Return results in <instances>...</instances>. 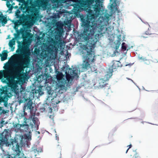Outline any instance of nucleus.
<instances>
[{
  "label": "nucleus",
  "mask_w": 158,
  "mask_h": 158,
  "mask_svg": "<svg viewBox=\"0 0 158 158\" xmlns=\"http://www.w3.org/2000/svg\"><path fill=\"white\" fill-rule=\"evenodd\" d=\"M38 120V118L34 116L33 118L32 119H30V121H31L32 122V123L31 122L30 123V125L31 126V128H33L34 125H35L36 124V120Z\"/></svg>",
  "instance_id": "17"
},
{
  "label": "nucleus",
  "mask_w": 158,
  "mask_h": 158,
  "mask_svg": "<svg viewBox=\"0 0 158 158\" xmlns=\"http://www.w3.org/2000/svg\"><path fill=\"white\" fill-rule=\"evenodd\" d=\"M145 35H143H143L141 36V37H142L143 38H148V37L146 36H144Z\"/></svg>",
  "instance_id": "35"
},
{
  "label": "nucleus",
  "mask_w": 158,
  "mask_h": 158,
  "mask_svg": "<svg viewBox=\"0 0 158 158\" xmlns=\"http://www.w3.org/2000/svg\"><path fill=\"white\" fill-rule=\"evenodd\" d=\"M47 50H48V52H50V51H52V49H51V48H47Z\"/></svg>",
  "instance_id": "34"
},
{
  "label": "nucleus",
  "mask_w": 158,
  "mask_h": 158,
  "mask_svg": "<svg viewBox=\"0 0 158 158\" xmlns=\"http://www.w3.org/2000/svg\"><path fill=\"white\" fill-rule=\"evenodd\" d=\"M56 78L59 82H61L62 84L64 83L62 82V81L63 80L62 73H60L58 74L56 76Z\"/></svg>",
  "instance_id": "15"
},
{
  "label": "nucleus",
  "mask_w": 158,
  "mask_h": 158,
  "mask_svg": "<svg viewBox=\"0 0 158 158\" xmlns=\"http://www.w3.org/2000/svg\"><path fill=\"white\" fill-rule=\"evenodd\" d=\"M101 7H92L94 11L89 10L86 17L81 18L83 31L80 34V37L83 41H87L86 44L83 46L84 60L81 67L83 71H86L89 68H90L91 72L96 71L94 67L90 66V64L96 60L95 53L93 50L98 41L99 35L98 34L94 35L97 28L95 17L100 14Z\"/></svg>",
  "instance_id": "1"
},
{
  "label": "nucleus",
  "mask_w": 158,
  "mask_h": 158,
  "mask_svg": "<svg viewBox=\"0 0 158 158\" xmlns=\"http://www.w3.org/2000/svg\"><path fill=\"white\" fill-rule=\"evenodd\" d=\"M7 105H8V103L7 102H4V105L5 107H6L7 106Z\"/></svg>",
  "instance_id": "33"
},
{
  "label": "nucleus",
  "mask_w": 158,
  "mask_h": 158,
  "mask_svg": "<svg viewBox=\"0 0 158 158\" xmlns=\"http://www.w3.org/2000/svg\"><path fill=\"white\" fill-rule=\"evenodd\" d=\"M121 35H119L118 36V40H117V43H118V44H121Z\"/></svg>",
  "instance_id": "28"
},
{
  "label": "nucleus",
  "mask_w": 158,
  "mask_h": 158,
  "mask_svg": "<svg viewBox=\"0 0 158 158\" xmlns=\"http://www.w3.org/2000/svg\"><path fill=\"white\" fill-rule=\"evenodd\" d=\"M68 73H69L73 77H74L77 75V73H76V70H73L72 69L69 68L68 69L66 70Z\"/></svg>",
  "instance_id": "14"
},
{
  "label": "nucleus",
  "mask_w": 158,
  "mask_h": 158,
  "mask_svg": "<svg viewBox=\"0 0 158 158\" xmlns=\"http://www.w3.org/2000/svg\"><path fill=\"white\" fill-rule=\"evenodd\" d=\"M111 8H114V7H115V6H114V5H113V4H112L111 5Z\"/></svg>",
  "instance_id": "37"
},
{
  "label": "nucleus",
  "mask_w": 158,
  "mask_h": 158,
  "mask_svg": "<svg viewBox=\"0 0 158 158\" xmlns=\"http://www.w3.org/2000/svg\"><path fill=\"white\" fill-rule=\"evenodd\" d=\"M6 5L9 8V10L11 11L13 8L12 5L10 4L9 2H7L6 4Z\"/></svg>",
  "instance_id": "24"
},
{
  "label": "nucleus",
  "mask_w": 158,
  "mask_h": 158,
  "mask_svg": "<svg viewBox=\"0 0 158 158\" xmlns=\"http://www.w3.org/2000/svg\"><path fill=\"white\" fill-rule=\"evenodd\" d=\"M16 56L18 61L15 65L18 67L14 75H12V71L8 66L5 68V70L0 71V79L3 77L9 81L10 79L16 78L24 69L28 67L30 62V50L29 47L25 43L19 42L18 48L16 51Z\"/></svg>",
  "instance_id": "2"
},
{
  "label": "nucleus",
  "mask_w": 158,
  "mask_h": 158,
  "mask_svg": "<svg viewBox=\"0 0 158 158\" xmlns=\"http://www.w3.org/2000/svg\"><path fill=\"white\" fill-rule=\"evenodd\" d=\"M65 74H66V80L68 81H69L71 80H72L73 78V77L69 73H68V72H67V71L66 70L65 72Z\"/></svg>",
  "instance_id": "18"
},
{
  "label": "nucleus",
  "mask_w": 158,
  "mask_h": 158,
  "mask_svg": "<svg viewBox=\"0 0 158 158\" xmlns=\"http://www.w3.org/2000/svg\"><path fill=\"white\" fill-rule=\"evenodd\" d=\"M26 125L25 124H20L17 123L14 125V127L17 130H20L21 127H23Z\"/></svg>",
  "instance_id": "21"
},
{
  "label": "nucleus",
  "mask_w": 158,
  "mask_h": 158,
  "mask_svg": "<svg viewBox=\"0 0 158 158\" xmlns=\"http://www.w3.org/2000/svg\"><path fill=\"white\" fill-rule=\"evenodd\" d=\"M122 66V64L119 61L113 60V64L111 66L112 68L111 70L116 69L119 67H121Z\"/></svg>",
  "instance_id": "8"
},
{
  "label": "nucleus",
  "mask_w": 158,
  "mask_h": 158,
  "mask_svg": "<svg viewBox=\"0 0 158 158\" xmlns=\"http://www.w3.org/2000/svg\"><path fill=\"white\" fill-rule=\"evenodd\" d=\"M95 0H79L75 4L72 11L76 15H77L81 12V7L86 8L93 4Z\"/></svg>",
  "instance_id": "4"
},
{
  "label": "nucleus",
  "mask_w": 158,
  "mask_h": 158,
  "mask_svg": "<svg viewBox=\"0 0 158 158\" xmlns=\"http://www.w3.org/2000/svg\"><path fill=\"white\" fill-rule=\"evenodd\" d=\"M3 52H5L3 53L2 54H0V56L1 57V59L2 61H4L6 60L8 56L7 51L4 50Z\"/></svg>",
  "instance_id": "12"
},
{
  "label": "nucleus",
  "mask_w": 158,
  "mask_h": 158,
  "mask_svg": "<svg viewBox=\"0 0 158 158\" xmlns=\"http://www.w3.org/2000/svg\"><path fill=\"white\" fill-rule=\"evenodd\" d=\"M138 58L139 60H142L143 61H148V62H149V60L147 59L145 57H144L143 56H139L138 57Z\"/></svg>",
  "instance_id": "23"
},
{
  "label": "nucleus",
  "mask_w": 158,
  "mask_h": 158,
  "mask_svg": "<svg viewBox=\"0 0 158 158\" xmlns=\"http://www.w3.org/2000/svg\"><path fill=\"white\" fill-rule=\"evenodd\" d=\"M17 91V90L15 91V97H17V98H21L22 97H23L24 96L22 95L23 92V91L20 90V91H19V90Z\"/></svg>",
  "instance_id": "11"
},
{
  "label": "nucleus",
  "mask_w": 158,
  "mask_h": 158,
  "mask_svg": "<svg viewBox=\"0 0 158 158\" xmlns=\"http://www.w3.org/2000/svg\"><path fill=\"white\" fill-rule=\"evenodd\" d=\"M111 1H112V0H110Z\"/></svg>",
  "instance_id": "39"
},
{
  "label": "nucleus",
  "mask_w": 158,
  "mask_h": 158,
  "mask_svg": "<svg viewBox=\"0 0 158 158\" xmlns=\"http://www.w3.org/2000/svg\"><path fill=\"white\" fill-rule=\"evenodd\" d=\"M122 48L123 51H125L127 49V47L125 45V43H123L122 44Z\"/></svg>",
  "instance_id": "27"
},
{
  "label": "nucleus",
  "mask_w": 158,
  "mask_h": 158,
  "mask_svg": "<svg viewBox=\"0 0 158 158\" xmlns=\"http://www.w3.org/2000/svg\"><path fill=\"white\" fill-rule=\"evenodd\" d=\"M120 44H118V43L117 42V44H116V45L115 46V49L116 50H117L119 46L120 45Z\"/></svg>",
  "instance_id": "30"
},
{
  "label": "nucleus",
  "mask_w": 158,
  "mask_h": 158,
  "mask_svg": "<svg viewBox=\"0 0 158 158\" xmlns=\"http://www.w3.org/2000/svg\"><path fill=\"white\" fill-rule=\"evenodd\" d=\"M2 15H0V20L1 21V23L2 25H4L7 23V19L6 17L3 16L2 14Z\"/></svg>",
  "instance_id": "13"
},
{
  "label": "nucleus",
  "mask_w": 158,
  "mask_h": 158,
  "mask_svg": "<svg viewBox=\"0 0 158 158\" xmlns=\"http://www.w3.org/2000/svg\"><path fill=\"white\" fill-rule=\"evenodd\" d=\"M48 0H38V2L42 5H44ZM54 2H57L59 0H51Z\"/></svg>",
  "instance_id": "22"
},
{
  "label": "nucleus",
  "mask_w": 158,
  "mask_h": 158,
  "mask_svg": "<svg viewBox=\"0 0 158 158\" xmlns=\"http://www.w3.org/2000/svg\"><path fill=\"white\" fill-rule=\"evenodd\" d=\"M10 144L12 146V148L15 149L17 153L16 155L19 156L21 151L19 149V145L16 139H11L10 140Z\"/></svg>",
  "instance_id": "6"
},
{
  "label": "nucleus",
  "mask_w": 158,
  "mask_h": 158,
  "mask_svg": "<svg viewBox=\"0 0 158 158\" xmlns=\"http://www.w3.org/2000/svg\"><path fill=\"white\" fill-rule=\"evenodd\" d=\"M15 44V41L12 40L10 41L9 43V47L11 48V51H14L15 48V47L13 46Z\"/></svg>",
  "instance_id": "19"
},
{
  "label": "nucleus",
  "mask_w": 158,
  "mask_h": 158,
  "mask_svg": "<svg viewBox=\"0 0 158 158\" xmlns=\"http://www.w3.org/2000/svg\"><path fill=\"white\" fill-rule=\"evenodd\" d=\"M108 84L103 79H101L99 81L98 87L101 89L104 88L105 89H108L110 87L108 86Z\"/></svg>",
  "instance_id": "7"
},
{
  "label": "nucleus",
  "mask_w": 158,
  "mask_h": 158,
  "mask_svg": "<svg viewBox=\"0 0 158 158\" xmlns=\"http://www.w3.org/2000/svg\"><path fill=\"white\" fill-rule=\"evenodd\" d=\"M5 92V91L4 90V88L3 89H0V93L1 94H4Z\"/></svg>",
  "instance_id": "29"
},
{
  "label": "nucleus",
  "mask_w": 158,
  "mask_h": 158,
  "mask_svg": "<svg viewBox=\"0 0 158 158\" xmlns=\"http://www.w3.org/2000/svg\"><path fill=\"white\" fill-rule=\"evenodd\" d=\"M139 154L135 151H133L131 153L129 158H137L139 157Z\"/></svg>",
  "instance_id": "16"
},
{
  "label": "nucleus",
  "mask_w": 158,
  "mask_h": 158,
  "mask_svg": "<svg viewBox=\"0 0 158 158\" xmlns=\"http://www.w3.org/2000/svg\"><path fill=\"white\" fill-rule=\"evenodd\" d=\"M31 1H32V0H30V2H31Z\"/></svg>",
  "instance_id": "38"
},
{
  "label": "nucleus",
  "mask_w": 158,
  "mask_h": 158,
  "mask_svg": "<svg viewBox=\"0 0 158 158\" xmlns=\"http://www.w3.org/2000/svg\"><path fill=\"white\" fill-rule=\"evenodd\" d=\"M3 142L2 140H0V146L2 145V143Z\"/></svg>",
  "instance_id": "36"
},
{
  "label": "nucleus",
  "mask_w": 158,
  "mask_h": 158,
  "mask_svg": "<svg viewBox=\"0 0 158 158\" xmlns=\"http://www.w3.org/2000/svg\"><path fill=\"white\" fill-rule=\"evenodd\" d=\"M25 12L22 14L19 18V19L17 20V21L15 23V26L18 27L20 25H22L23 26L28 27L29 25V23H28V21L31 19V17L30 15H25Z\"/></svg>",
  "instance_id": "5"
},
{
  "label": "nucleus",
  "mask_w": 158,
  "mask_h": 158,
  "mask_svg": "<svg viewBox=\"0 0 158 158\" xmlns=\"http://www.w3.org/2000/svg\"><path fill=\"white\" fill-rule=\"evenodd\" d=\"M20 11L19 10H17V11L16 13V16L17 18H19L20 16H21V15H19V14L20 13Z\"/></svg>",
  "instance_id": "26"
},
{
  "label": "nucleus",
  "mask_w": 158,
  "mask_h": 158,
  "mask_svg": "<svg viewBox=\"0 0 158 158\" xmlns=\"http://www.w3.org/2000/svg\"><path fill=\"white\" fill-rule=\"evenodd\" d=\"M113 72V70H111V71H110V73H108L107 74L105 75L104 77V79H106V80H108L112 76V73Z\"/></svg>",
  "instance_id": "20"
},
{
  "label": "nucleus",
  "mask_w": 158,
  "mask_h": 158,
  "mask_svg": "<svg viewBox=\"0 0 158 158\" xmlns=\"http://www.w3.org/2000/svg\"><path fill=\"white\" fill-rule=\"evenodd\" d=\"M46 89L47 91L48 94L50 97H52V94L54 93L53 90H52L51 86H47L46 87Z\"/></svg>",
  "instance_id": "10"
},
{
  "label": "nucleus",
  "mask_w": 158,
  "mask_h": 158,
  "mask_svg": "<svg viewBox=\"0 0 158 158\" xmlns=\"http://www.w3.org/2000/svg\"><path fill=\"white\" fill-rule=\"evenodd\" d=\"M127 147H128V148L127 149V150L126 151V153H127L128 151V150H129V149L131 148L132 147V145L131 144H130Z\"/></svg>",
  "instance_id": "32"
},
{
  "label": "nucleus",
  "mask_w": 158,
  "mask_h": 158,
  "mask_svg": "<svg viewBox=\"0 0 158 158\" xmlns=\"http://www.w3.org/2000/svg\"><path fill=\"white\" fill-rule=\"evenodd\" d=\"M42 149L40 148H36L33 149V151L35 153H38L39 152H40L41 151Z\"/></svg>",
  "instance_id": "25"
},
{
  "label": "nucleus",
  "mask_w": 158,
  "mask_h": 158,
  "mask_svg": "<svg viewBox=\"0 0 158 158\" xmlns=\"http://www.w3.org/2000/svg\"><path fill=\"white\" fill-rule=\"evenodd\" d=\"M152 34L150 32H149L148 31H145V33L143 34V35H151Z\"/></svg>",
  "instance_id": "31"
},
{
  "label": "nucleus",
  "mask_w": 158,
  "mask_h": 158,
  "mask_svg": "<svg viewBox=\"0 0 158 158\" xmlns=\"http://www.w3.org/2000/svg\"><path fill=\"white\" fill-rule=\"evenodd\" d=\"M33 102L31 100H30L27 102L26 105L24 106V108L25 109L27 107V109H29L31 111H32L33 110V107L32 106Z\"/></svg>",
  "instance_id": "9"
},
{
  "label": "nucleus",
  "mask_w": 158,
  "mask_h": 158,
  "mask_svg": "<svg viewBox=\"0 0 158 158\" xmlns=\"http://www.w3.org/2000/svg\"><path fill=\"white\" fill-rule=\"evenodd\" d=\"M56 28L54 32V37L56 40L58 41L52 40V44L51 45L52 48L57 49L58 48H61L63 46V43L60 40H59L62 35L63 32V23L60 21L56 22L55 23Z\"/></svg>",
  "instance_id": "3"
}]
</instances>
